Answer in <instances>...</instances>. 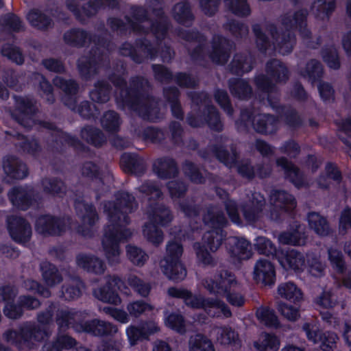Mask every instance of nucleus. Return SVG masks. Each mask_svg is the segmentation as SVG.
<instances>
[{
  "label": "nucleus",
  "mask_w": 351,
  "mask_h": 351,
  "mask_svg": "<svg viewBox=\"0 0 351 351\" xmlns=\"http://www.w3.org/2000/svg\"><path fill=\"white\" fill-rule=\"evenodd\" d=\"M149 10H152L155 16L154 21L147 17L143 8H132V19H127V24H123L121 20L115 18L108 21L110 27L114 30L122 29L127 26L134 32L145 34L147 38L137 43L134 48L130 43H124L121 48V53L130 56L132 59L140 63L145 58L153 59L160 55L162 61H169L173 52L165 41L168 29L167 17L160 10V3L158 0H147Z\"/></svg>",
  "instance_id": "1"
},
{
  "label": "nucleus",
  "mask_w": 351,
  "mask_h": 351,
  "mask_svg": "<svg viewBox=\"0 0 351 351\" xmlns=\"http://www.w3.org/2000/svg\"><path fill=\"white\" fill-rule=\"evenodd\" d=\"M136 208L134 197L126 192L119 193L114 201L107 202L104 205L108 224L104 228L101 245L109 265H115L121 262L119 243L126 241L132 234L125 226L130 223L128 215Z\"/></svg>",
  "instance_id": "2"
},
{
  "label": "nucleus",
  "mask_w": 351,
  "mask_h": 351,
  "mask_svg": "<svg viewBox=\"0 0 351 351\" xmlns=\"http://www.w3.org/2000/svg\"><path fill=\"white\" fill-rule=\"evenodd\" d=\"M306 16L307 12L304 10L282 16L281 25L287 33L280 34L274 24L269 23L264 27L253 25L252 31L258 49L268 54H271L273 51L282 55L289 53L295 44V37L291 30L298 29L303 38H308L311 34L306 29Z\"/></svg>",
  "instance_id": "3"
},
{
  "label": "nucleus",
  "mask_w": 351,
  "mask_h": 351,
  "mask_svg": "<svg viewBox=\"0 0 351 351\" xmlns=\"http://www.w3.org/2000/svg\"><path fill=\"white\" fill-rule=\"evenodd\" d=\"M112 82L120 92V95H117L118 102L120 101L128 106L145 119L155 121L159 117L157 101L141 93L148 85L146 80L136 77L132 80L130 89L124 88L125 82L121 77L113 79Z\"/></svg>",
  "instance_id": "4"
},
{
  "label": "nucleus",
  "mask_w": 351,
  "mask_h": 351,
  "mask_svg": "<svg viewBox=\"0 0 351 351\" xmlns=\"http://www.w3.org/2000/svg\"><path fill=\"white\" fill-rule=\"evenodd\" d=\"M203 219L206 224L213 228L214 230L204 234L202 239L203 245L199 243H195L193 245V248L198 262L204 265H209L214 263V260L205 249L204 245H206L213 252L219 249L224 237L221 228L227 224L228 221L223 213L217 206L210 207Z\"/></svg>",
  "instance_id": "5"
},
{
  "label": "nucleus",
  "mask_w": 351,
  "mask_h": 351,
  "mask_svg": "<svg viewBox=\"0 0 351 351\" xmlns=\"http://www.w3.org/2000/svg\"><path fill=\"white\" fill-rule=\"evenodd\" d=\"M178 35L189 42V49L194 48L191 53L193 58L197 59L207 55L214 62L223 64L230 57L232 43L221 36L213 37L211 49H206L204 37L197 32L181 31Z\"/></svg>",
  "instance_id": "6"
},
{
  "label": "nucleus",
  "mask_w": 351,
  "mask_h": 351,
  "mask_svg": "<svg viewBox=\"0 0 351 351\" xmlns=\"http://www.w3.org/2000/svg\"><path fill=\"white\" fill-rule=\"evenodd\" d=\"M52 320L51 310H47L38 315L39 324H26L19 330H8L3 334L4 340L19 348L30 346L36 341L44 340L51 334L47 326Z\"/></svg>",
  "instance_id": "7"
},
{
  "label": "nucleus",
  "mask_w": 351,
  "mask_h": 351,
  "mask_svg": "<svg viewBox=\"0 0 351 351\" xmlns=\"http://www.w3.org/2000/svg\"><path fill=\"white\" fill-rule=\"evenodd\" d=\"M168 294L171 297L183 299L185 304L188 306L193 308H203L210 317H230L232 315L228 305L217 298H205L201 295H193L186 289L175 287L169 288Z\"/></svg>",
  "instance_id": "8"
},
{
  "label": "nucleus",
  "mask_w": 351,
  "mask_h": 351,
  "mask_svg": "<svg viewBox=\"0 0 351 351\" xmlns=\"http://www.w3.org/2000/svg\"><path fill=\"white\" fill-rule=\"evenodd\" d=\"M202 285L210 294L225 297L232 306H241L245 302L244 297L240 292L241 284L235 276L228 271H222L217 276L216 281L205 279Z\"/></svg>",
  "instance_id": "9"
},
{
  "label": "nucleus",
  "mask_w": 351,
  "mask_h": 351,
  "mask_svg": "<svg viewBox=\"0 0 351 351\" xmlns=\"http://www.w3.org/2000/svg\"><path fill=\"white\" fill-rule=\"evenodd\" d=\"M192 102L195 106H199V109L204 110V117L198 114L197 117L191 114L188 117L189 124L192 127H200L206 123L213 130L221 131L223 124L220 120L219 113L213 106H210V99L205 93H189Z\"/></svg>",
  "instance_id": "10"
},
{
  "label": "nucleus",
  "mask_w": 351,
  "mask_h": 351,
  "mask_svg": "<svg viewBox=\"0 0 351 351\" xmlns=\"http://www.w3.org/2000/svg\"><path fill=\"white\" fill-rule=\"evenodd\" d=\"M182 253L183 247L179 241H169L166 246L165 256L160 261L162 272L173 281H181L186 276V270L180 261Z\"/></svg>",
  "instance_id": "11"
},
{
  "label": "nucleus",
  "mask_w": 351,
  "mask_h": 351,
  "mask_svg": "<svg viewBox=\"0 0 351 351\" xmlns=\"http://www.w3.org/2000/svg\"><path fill=\"white\" fill-rule=\"evenodd\" d=\"M266 71L271 79L262 75L256 79L257 88L267 95V101L272 108H275V102L271 101V95L274 88L275 82H285L289 77V71L287 67L279 60H272L267 63Z\"/></svg>",
  "instance_id": "12"
},
{
  "label": "nucleus",
  "mask_w": 351,
  "mask_h": 351,
  "mask_svg": "<svg viewBox=\"0 0 351 351\" xmlns=\"http://www.w3.org/2000/svg\"><path fill=\"white\" fill-rule=\"evenodd\" d=\"M239 130L247 128L252 125L253 128L259 133L272 134L275 132L279 125V121L273 116L268 114H257L252 119V114L249 111H242L241 120L237 122Z\"/></svg>",
  "instance_id": "13"
},
{
  "label": "nucleus",
  "mask_w": 351,
  "mask_h": 351,
  "mask_svg": "<svg viewBox=\"0 0 351 351\" xmlns=\"http://www.w3.org/2000/svg\"><path fill=\"white\" fill-rule=\"evenodd\" d=\"M269 217L277 220L285 212L293 210L296 206V201L291 194L282 190H274L271 192Z\"/></svg>",
  "instance_id": "14"
},
{
  "label": "nucleus",
  "mask_w": 351,
  "mask_h": 351,
  "mask_svg": "<svg viewBox=\"0 0 351 351\" xmlns=\"http://www.w3.org/2000/svg\"><path fill=\"white\" fill-rule=\"evenodd\" d=\"M16 108L12 112V117L22 126L29 128L36 125L33 114L36 107L33 101L28 97H14Z\"/></svg>",
  "instance_id": "15"
},
{
  "label": "nucleus",
  "mask_w": 351,
  "mask_h": 351,
  "mask_svg": "<svg viewBox=\"0 0 351 351\" xmlns=\"http://www.w3.org/2000/svg\"><path fill=\"white\" fill-rule=\"evenodd\" d=\"M7 228L11 238L17 243H27L31 238V225L21 217L16 215L8 217L7 218Z\"/></svg>",
  "instance_id": "16"
},
{
  "label": "nucleus",
  "mask_w": 351,
  "mask_h": 351,
  "mask_svg": "<svg viewBox=\"0 0 351 351\" xmlns=\"http://www.w3.org/2000/svg\"><path fill=\"white\" fill-rule=\"evenodd\" d=\"M226 249L230 261L234 265L249 259L252 255L250 243L243 238L229 237L226 242Z\"/></svg>",
  "instance_id": "17"
},
{
  "label": "nucleus",
  "mask_w": 351,
  "mask_h": 351,
  "mask_svg": "<svg viewBox=\"0 0 351 351\" xmlns=\"http://www.w3.org/2000/svg\"><path fill=\"white\" fill-rule=\"evenodd\" d=\"M121 282L117 276H108L106 277L105 285L95 289L93 295L100 301L114 305H119L121 300L114 287Z\"/></svg>",
  "instance_id": "18"
},
{
  "label": "nucleus",
  "mask_w": 351,
  "mask_h": 351,
  "mask_svg": "<svg viewBox=\"0 0 351 351\" xmlns=\"http://www.w3.org/2000/svg\"><path fill=\"white\" fill-rule=\"evenodd\" d=\"M8 197L14 206L25 210L36 201V193L31 186H15L8 193Z\"/></svg>",
  "instance_id": "19"
},
{
  "label": "nucleus",
  "mask_w": 351,
  "mask_h": 351,
  "mask_svg": "<svg viewBox=\"0 0 351 351\" xmlns=\"http://www.w3.org/2000/svg\"><path fill=\"white\" fill-rule=\"evenodd\" d=\"M68 219L55 218L51 215L39 217L36 222V230L43 235H56L64 232L67 226Z\"/></svg>",
  "instance_id": "20"
},
{
  "label": "nucleus",
  "mask_w": 351,
  "mask_h": 351,
  "mask_svg": "<svg viewBox=\"0 0 351 351\" xmlns=\"http://www.w3.org/2000/svg\"><path fill=\"white\" fill-rule=\"evenodd\" d=\"M265 206V199L261 193H252L248 197V202L242 206L243 217L249 222L257 221L263 216Z\"/></svg>",
  "instance_id": "21"
},
{
  "label": "nucleus",
  "mask_w": 351,
  "mask_h": 351,
  "mask_svg": "<svg viewBox=\"0 0 351 351\" xmlns=\"http://www.w3.org/2000/svg\"><path fill=\"white\" fill-rule=\"evenodd\" d=\"M76 330L90 333L94 336H112L116 334L118 327L111 322L94 319L80 325V329L76 326Z\"/></svg>",
  "instance_id": "22"
},
{
  "label": "nucleus",
  "mask_w": 351,
  "mask_h": 351,
  "mask_svg": "<svg viewBox=\"0 0 351 351\" xmlns=\"http://www.w3.org/2000/svg\"><path fill=\"white\" fill-rule=\"evenodd\" d=\"M253 277L258 283L265 285H273L276 278L273 264L265 258L258 260L254 267Z\"/></svg>",
  "instance_id": "23"
},
{
  "label": "nucleus",
  "mask_w": 351,
  "mask_h": 351,
  "mask_svg": "<svg viewBox=\"0 0 351 351\" xmlns=\"http://www.w3.org/2000/svg\"><path fill=\"white\" fill-rule=\"evenodd\" d=\"M3 169L8 181L23 179L28 174L26 165L14 156H7L3 158Z\"/></svg>",
  "instance_id": "24"
},
{
  "label": "nucleus",
  "mask_w": 351,
  "mask_h": 351,
  "mask_svg": "<svg viewBox=\"0 0 351 351\" xmlns=\"http://www.w3.org/2000/svg\"><path fill=\"white\" fill-rule=\"evenodd\" d=\"M76 264L87 272L95 275H102L106 269L104 261L93 254H78L76 256Z\"/></svg>",
  "instance_id": "25"
},
{
  "label": "nucleus",
  "mask_w": 351,
  "mask_h": 351,
  "mask_svg": "<svg viewBox=\"0 0 351 351\" xmlns=\"http://www.w3.org/2000/svg\"><path fill=\"white\" fill-rule=\"evenodd\" d=\"M278 241L282 245H303L306 241L304 228L295 223L289 230L280 233Z\"/></svg>",
  "instance_id": "26"
},
{
  "label": "nucleus",
  "mask_w": 351,
  "mask_h": 351,
  "mask_svg": "<svg viewBox=\"0 0 351 351\" xmlns=\"http://www.w3.org/2000/svg\"><path fill=\"white\" fill-rule=\"evenodd\" d=\"M278 261L280 265L286 270L299 271L304 267V256L295 250H291L284 253L280 252L278 255Z\"/></svg>",
  "instance_id": "27"
},
{
  "label": "nucleus",
  "mask_w": 351,
  "mask_h": 351,
  "mask_svg": "<svg viewBox=\"0 0 351 351\" xmlns=\"http://www.w3.org/2000/svg\"><path fill=\"white\" fill-rule=\"evenodd\" d=\"M53 84L65 93V95L62 98L65 105L71 110H75L76 109V98L75 95L77 90V85L73 80H66L60 77L54 78Z\"/></svg>",
  "instance_id": "28"
},
{
  "label": "nucleus",
  "mask_w": 351,
  "mask_h": 351,
  "mask_svg": "<svg viewBox=\"0 0 351 351\" xmlns=\"http://www.w3.org/2000/svg\"><path fill=\"white\" fill-rule=\"evenodd\" d=\"M86 314L74 308H62L57 311L56 322L61 330H64L69 326L76 323Z\"/></svg>",
  "instance_id": "29"
},
{
  "label": "nucleus",
  "mask_w": 351,
  "mask_h": 351,
  "mask_svg": "<svg viewBox=\"0 0 351 351\" xmlns=\"http://www.w3.org/2000/svg\"><path fill=\"white\" fill-rule=\"evenodd\" d=\"M85 285L82 280L77 277H72L66 280L62 287L61 297L66 300H73L79 298Z\"/></svg>",
  "instance_id": "30"
},
{
  "label": "nucleus",
  "mask_w": 351,
  "mask_h": 351,
  "mask_svg": "<svg viewBox=\"0 0 351 351\" xmlns=\"http://www.w3.org/2000/svg\"><path fill=\"white\" fill-rule=\"evenodd\" d=\"M147 216L152 222L162 226L168 225L173 219V215L169 209L163 205H151L147 210Z\"/></svg>",
  "instance_id": "31"
},
{
  "label": "nucleus",
  "mask_w": 351,
  "mask_h": 351,
  "mask_svg": "<svg viewBox=\"0 0 351 351\" xmlns=\"http://www.w3.org/2000/svg\"><path fill=\"white\" fill-rule=\"evenodd\" d=\"M277 165L280 167L285 171L287 178L296 186L300 188L306 185L303 176L299 169L285 158H280L276 161Z\"/></svg>",
  "instance_id": "32"
},
{
  "label": "nucleus",
  "mask_w": 351,
  "mask_h": 351,
  "mask_svg": "<svg viewBox=\"0 0 351 351\" xmlns=\"http://www.w3.org/2000/svg\"><path fill=\"white\" fill-rule=\"evenodd\" d=\"M153 168L157 176L162 179L173 177L178 173V168L175 161L169 158H162L156 160L154 163Z\"/></svg>",
  "instance_id": "33"
},
{
  "label": "nucleus",
  "mask_w": 351,
  "mask_h": 351,
  "mask_svg": "<svg viewBox=\"0 0 351 351\" xmlns=\"http://www.w3.org/2000/svg\"><path fill=\"white\" fill-rule=\"evenodd\" d=\"M43 280L49 287H53L60 284L62 280V274L53 264L45 261L40 264Z\"/></svg>",
  "instance_id": "34"
},
{
  "label": "nucleus",
  "mask_w": 351,
  "mask_h": 351,
  "mask_svg": "<svg viewBox=\"0 0 351 351\" xmlns=\"http://www.w3.org/2000/svg\"><path fill=\"white\" fill-rule=\"evenodd\" d=\"M100 56L96 51L92 58L82 57L79 59L77 66L81 75L85 79H89L97 73L99 64Z\"/></svg>",
  "instance_id": "35"
},
{
  "label": "nucleus",
  "mask_w": 351,
  "mask_h": 351,
  "mask_svg": "<svg viewBox=\"0 0 351 351\" xmlns=\"http://www.w3.org/2000/svg\"><path fill=\"white\" fill-rule=\"evenodd\" d=\"M75 208L84 224L87 223L91 226L98 221V215L95 208L85 202L84 199H75Z\"/></svg>",
  "instance_id": "36"
},
{
  "label": "nucleus",
  "mask_w": 351,
  "mask_h": 351,
  "mask_svg": "<svg viewBox=\"0 0 351 351\" xmlns=\"http://www.w3.org/2000/svg\"><path fill=\"white\" fill-rule=\"evenodd\" d=\"M280 345L278 338L272 334L264 332L254 342V347L259 351H278Z\"/></svg>",
  "instance_id": "37"
},
{
  "label": "nucleus",
  "mask_w": 351,
  "mask_h": 351,
  "mask_svg": "<svg viewBox=\"0 0 351 351\" xmlns=\"http://www.w3.org/2000/svg\"><path fill=\"white\" fill-rule=\"evenodd\" d=\"M211 333L219 343L224 346L230 345L238 339V334L229 326L215 327Z\"/></svg>",
  "instance_id": "38"
},
{
  "label": "nucleus",
  "mask_w": 351,
  "mask_h": 351,
  "mask_svg": "<svg viewBox=\"0 0 351 351\" xmlns=\"http://www.w3.org/2000/svg\"><path fill=\"white\" fill-rule=\"evenodd\" d=\"M121 165L125 171L137 173L144 168L143 160L136 154L124 153L121 158Z\"/></svg>",
  "instance_id": "39"
},
{
  "label": "nucleus",
  "mask_w": 351,
  "mask_h": 351,
  "mask_svg": "<svg viewBox=\"0 0 351 351\" xmlns=\"http://www.w3.org/2000/svg\"><path fill=\"white\" fill-rule=\"evenodd\" d=\"M341 179V175L336 165L328 163L325 167V171L322 173L317 181L319 187L328 188L332 182H339Z\"/></svg>",
  "instance_id": "40"
},
{
  "label": "nucleus",
  "mask_w": 351,
  "mask_h": 351,
  "mask_svg": "<svg viewBox=\"0 0 351 351\" xmlns=\"http://www.w3.org/2000/svg\"><path fill=\"white\" fill-rule=\"evenodd\" d=\"M189 351H215L213 341L203 334L192 335L189 341Z\"/></svg>",
  "instance_id": "41"
},
{
  "label": "nucleus",
  "mask_w": 351,
  "mask_h": 351,
  "mask_svg": "<svg viewBox=\"0 0 351 351\" xmlns=\"http://www.w3.org/2000/svg\"><path fill=\"white\" fill-rule=\"evenodd\" d=\"M299 73L303 77L313 83L322 77L323 67L319 61L311 60L304 68L300 69Z\"/></svg>",
  "instance_id": "42"
},
{
  "label": "nucleus",
  "mask_w": 351,
  "mask_h": 351,
  "mask_svg": "<svg viewBox=\"0 0 351 351\" xmlns=\"http://www.w3.org/2000/svg\"><path fill=\"white\" fill-rule=\"evenodd\" d=\"M278 293L282 298L295 303L302 300L301 290L291 282L280 284L278 287Z\"/></svg>",
  "instance_id": "43"
},
{
  "label": "nucleus",
  "mask_w": 351,
  "mask_h": 351,
  "mask_svg": "<svg viewBox=\"0 0 351 351\" xmlns=\"http://www.w3.org/2000/svg\"><path fill=\"white\" fill-rule=\"evenodd\" d=\"M252 69V58L245 54H236L230 63L231 72L238 75L249 72Z\"/></svg>",
  "instance_id": "44"
},
{
  "label": "nucleus",
  "mask_w": 351,
  "mask_h": 351,
  "mask_svg": "<svg viewBox=\"0 0 351 351\" xmlns=\"http://www.w3.org/2000/svg\"><path fill=\"white\" fill-rule=\"evenodd\" d=\"M308 222L311 229L321 236L329 232V226L326 219L317 213H311L308 215Z\"/></svg>",
  "instance_id": "45"
},
{
  "label": "nucleus",
  "mask_w": 351,
  "mask_h": 351,
  "mask_svg": "<svg viewBox=\"0 0 351 351\" xmlns=\"http://www.w3.org/2000/svg\"><path fill=\"white\" fill-rule=\"evenodd\" d=\"M172 15L177 21L183 24L191 22L193 19L190 5L186 1L176 4L172 10Z\"/></svg>",
  "instance_id": "46"
},
{
  "label": "nucleus",
  "mask_w": 351,
  "mask_h": 351,
  "mask_svg": "<svg viewBox=\"0 0 351 351\" xmlns=\"http://www.w3.org/2000/svg\"><path fill=\"white\" fill-rule=\"evenodd\" d=\"M65 43L73 46H83L88 41H91V37L81 29H71L64 34Z\"/></svg>",
  "instance_id": "47"
},
{
  "label": "nucleus",
  "mask_w": 351,
  "mask_h": 351,
  "mask_svg": "<svg viewBox=\"0 0 351 351\" xmlns=\"http://www.w3.org/2000/svg\"><path fill=\"white\" fill-rule=\"evenodd\" d=\"M126 256L132 264L138 267L144 265L149 258L143 250L133 245L126 246Z\"/></svg>",
  "instance_id": "48"
},
{
  "label": "nucleus",
  "mask_w": 351,
  "mask_h": 351,
  "mask_svg": "<svg viewBox=\"0 0 351 351\" xmlns=\"http://www.w3.org/2000/svg\"><path fill=\"white\" fill-rule=\"evenodd\" d=\"M143 234L146 240L154 245H158L164 239L163 232L156 225L147 223L143 227Z\"/></svg>",
  "instance_id": "49"
},
{
  "label": "nucleus",
  "mask_w": 351,
  "mask_h": 351,
  "mask_svg": "<svg viewBox=\"0 0 351 351\" xmlns=\"http://www.w3.org/2000/svg\"><path fill=\"white\" fill-rule=\"evenodd\" d=\"M230 90L234 96L240 99H246L252 93V88L247 82L242 79L230 80Z\"/></svg>",
  "instance_id": "50"
},
{
  "label": "nucleus",
  "mask_w": 351,
  "mask_h": 351,
  "mask_svg": "<svg viewBox=\"0 0 351 351\" xmlns=\"http://www.w3.org/2000/svg\"><path fill=\"white\" fill-rule=\"evenodd\" d=\"M126 308L130 316L137 318L147 312L152 311L154 306L144 300H138L129 302Z\"/></svg>",
  "instance_id": "51"
},
{
  "label": "nucleus",
  "mask_w": 351,
  "mask_h": 351,
  "mask_svg": "<svg viewBox=\"0 0 351 351\" xmlns=\"http://www.w3.org/2000/svg\"><path fill=\"white\" fill-rule=\"evenodd\" d=\"M76 344V341L67 335H59L53 344H46L43 351H61L62 349H69Z\"/></svg>",
  "instance_id": "52"
},
{
  "label": "nucleus",
  "mask_w": 351,
  "mask_h": 351,
  "mask_svg": "<svg viewBox=\"0 0 351 351\" xmlns=\"http://www.w3.org/2000/svg\"><path fill=\"white\" fill-rule=\"evenodd\" d=\"M90 99L97 103H105L110 98V88L107 83L99 81L95 84L94 88L90 93Z\"/></svg>",
  "instance_id": "53"
},
{
  "label": "nucleus",
  "mask_w": 351,
  "mask_h": 351,
  "mask_svg": "<svg viewBox=\"0 0 351 351\" xmlns=\"http://www.w3.org/2000/svg\"><path fill=\"white\" fill-rule=\"evenodd\" d=\"M122 121L119 114L109 110L104 114L101 119V123L104 130L108 132H117L119 130Z\"/></svg>",
  "instance_id": "54"
},
{
  "label": "nucleus",
  "mask_w": 351,
  "mask_h": 351,
  "mask_svg": "<svg viewBox=\"0 0 351 351\" xmlns=\"http://www.w3.org/2000/svg\"><path fill=\"white\" fill-rule=\"evenodd\" d=\"M128 284L141 297L146 298L151 291V285L136 275L130 274L127 279Z\"/></svg>",
  "instance_id": "55"
},
{
  "label": "nucleus",
  "mask_w": 351,
  "mask_h": 351,
  "mask_svg": "<svg viewBox=\"0 0 351 351\" xmlns=\"http://www.w3.org/2000/svg\"><path fill=\"white\" fill-rule=\"evenodd\" d=\"M42 127L52 131V136L56 138V141H59L60 143H66L73 146H77V141L73 136L57 130L52 123L47 122H40L38 123Z\"/></svg>",
  "instance_id": "56"
},
{
  "label": "nucleus",
  "mask_w": 351,
  "mask_h": 351,
  "mask_svg": "<svg viewBox=\"0 0 351 351\" xmlns=\"http://www.w3.org/2000/svg\"><path fill=\"white\" fill-rule=\"evenodd\" d=\"M322 56L324 62L332 69H338L340 67V60L337 49L330 45L325 47L322 51Z\"/></svg>",
  "instance_id": "57"
},
{
  "label": "nucleus",
  "mask_w": 351,
  "mask_h": 351,
  "mask_svg": "<svg viewBox=\"0 0 351 351\" xmlns=\"http://www.w3.org/2000/svg\"><path fill=\"white\" fill-rule=\"evenodd\" d=\"M256 317L262 324L268 326H277L278 317L274 311L269 308L261 306L256 311Z\"/></svg>",
  "instance_id": "58"
},
{
  "label": "nucleus",
  "mask_w": 351,
  "mask_h": 351,
  "mask_svg": "<svg viewBox=\"0 0 351 351\" xmlns=\"http://www.w3.org/2000/svg\"><path fill=\"white\" fill-rule=\"evenodd\" d=\"M165 96L171 103V108L173 115L177 119H182L183 113L180 104L178 102V90L176 88L165 89Z\"/></svg>",
  "instance_id": "59"
},
{
  "label": "nucleus",
  "mask_w": 351,
  "mask_h": 351,
  "mask_svg": "<svg viewBox=\"0 0 351 351\" xmlns=\"http://www.w3.org/2000/svg\"><path fill=\"white\" fill-rule=\"evenodd\" d=\"M81 136L83 139L95 146H99L104 142L103 134L97 128L86 127L82 130Z\"/></svg>",
  "instance_id": "60"
},
{
  "label": "nucleus",
  "mask_w": 351,
  "mask_h": 351,
  "mask_svg": "<svg viewBox=\"0 0 351 351\" xmlns=\"http://www.w3.org/2000/svg\"><path fill=\"white\" fill-rule=\"evenodd\" d=\"M255 246L260 254L275 256L277 258L278 255H280L281 252L277 251L275 245L270 240L263 237H259L256 239Z\"/></svg>",
  "instance_id": "61"
},
{
  "label": "nucleus",
  "mask_w": 351,
  "mask_h": 351,
  "mask_svg": "<svg viewBox=\"0 0 351 351\" xmlns=\"http://www.w3.org/2000/svg\"><path fill=\"white\" fill-rule=\"evenodd\" d=\"M212 152L221 162L225 165L232 167L234 165L237 160V152L234 149H231V153H227L222 147H214L212 149Z\"/></svg>",
  "instance_id": "62"
},
{
  "label": "nucleus",
  "mask_w": 351,
  "mask_h": 351,
  "mask_svg": "<svg viewBox=\"0 0 351 351\" xmlns=\"http://www.w3.org/2000/svg\"><path fill=\"white\" fill-rule=\"evenodd\" d=\"M226 6L238 16H247L250 9L246 0H224Z\"/></svg>",
  "instance_id": "63"
},
{
  "label": "nucleus",
  "mask_w": 351,
  "mask_h": 351,
  "mask_svg": "<svg viewBox=\"0 0 351 351\" xmlns=\"http://www.w3.org/2000/svg\"><path fill=\"white\" fill-rule=\"evenodd\" d=\"M27 20L32 26L38 29H45L50 26L51 21L38 10H32L27 14Z\"/></svg>",
  "instance_id": "64"
}]
</instances>
